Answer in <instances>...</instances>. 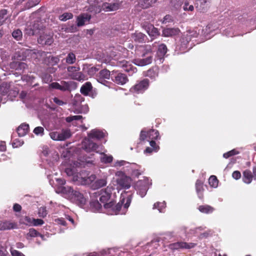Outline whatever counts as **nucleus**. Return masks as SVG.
Listing matches in <instances>:
<instances>
[{
  "label": "nucleus",
  "mask_w": 256,
  "mask_h": 256,
  "mask_svg": "<svg viewBox=\"0 0 256 256\" xmlns=\"http://www.w3.org/2000/svg\"><path fill=\"white\" fill-rule=\"evenodd\" d=\"M88 111V108L87 105L82 106V108L80 110V112L86 113Z\"/></svg>",
  "instance_id": "338daca9"
},
{
  "label": "nucleus",
  "mask_w": 256,
  "mask_h": 256,
  "mask_svg": "<svg viewBox=\"0 0 256 256\" xmlns=\"http://www.w3.org/2000/svg\"><path fill=\"white\" fill-rule=\"evenodd\" d=\"M10 252L12 256H26L22 252L12 248H10Z\"/></svg>",
  "instance_id": "4d7b16f0"
},
{
  "label": "nucleus",
  "mask_w": 256,
  "mask_h": 256,
  "mask_svg": "<svg viewBox=\"0 0 256 256\" xmlns=\"http://www.w3.org/2000/svg\"><path fill=\"white\" fill-rule=\"evenodd\" d=\"M142 58L134 60L133 62L138 66H142L151 64L153 60V56L150 48L146 50L142 54Z\"/></svg>",
  "instance_id": "39448f33"
},
{
  "label": "nucleus",
  "mask_w": 256,
  "mask_h": 256,
  "mask_svg": "<svg viewBox=\"0 0 256 256\" xmlns=\"http://www.w3.org/2000/svg\"><path fill=\"white\" fill-rule=\"evenodd\" d=\"M124 166L128 169L129 168H134L136 166V164L134 163L130 164L129 162L123 160H116L113 164V166L117 168Z\"/></svg>",
  "instance_id": "5701e85b"
},
{
  "label": "nucleus",
  "mask_w": 256,
  "mask_h": 256,
  "mask_svg": "<svg viewBox=\"0 0 256 256\" xmlns=\"http://www.w3.org/2000/svg\"><path fill=\"white\" fill-rule=\"evenodd\" d=\"M100 159L103 163H110L113 160V157L111 155H107L104 153H102Z\"/></svg>",
  "instance_id": "473e14b6"
},
{
  "label": "nucleus",
  "mask_w": 256,
  "mask_h": 256,
  "mask_svg": "<svg viewBox=\"0 0 256 256\" xmlns=\"http://www.w3.org/2000/svg\"><path fill=\"white\" fill-rule=\"evenodd\" d=\"M52 151H50L48 148H45L42 150V154L45 156H49L51 154Z\"/></svg>",
  "instance_id": "680f3d73"
},
{
  "label": "nucleus",
  "mask_w": 256,
  "mask_h": 256,
  "mask_svg": "<svg viewBox=\"0 0 256 256\" xmlns=\"http://www.w3.org/2000/svg\"><path fill=\"white\" fill-rule=\"evenodd\" d=\"M14 210L16 212H20L21 210V206L18 204H15L14 206Z\"/></svg>",
  "instance_id": "774afa93"
},
{
  "label": "nucleus",
  "mask_w": 256,
  "mask_h": 256,
  "mask_svg": "<svg viewBox=\"0 0 256 256\" xmlns=\"http://www.w3.org/2000/svg\"><path fill=\"white\" fill-rule=\"evenodd\" d=\"M42 28L40 22H37L32 26L30 25L26 28V32L29 35H34L39 32V30Z\"/></svg>",
  "instance_id": "4468645a"
},
{
  "label": "nucleus",
  "mask_w": 256,
  "mask_h": 256,
  "mask_svg": "<svg viewBox=\"0 0 256 256\" xmlns=\"http://www.w3.org/2000/svg\"><path fill=\"white\" fill-rule=\"evenodd\" d=\"M34 220L33 218H30L28 216H25L23 218L22 222H23V224H24L27 225V226H32V223H33L32 220Z\"/></svg>",
  "instance_id": "603ef678"
},
{
  "label": "nucleus",
  "mask_w": 256,
  "mask_h": 256,
  "mask_svg": "<svg viewBox=\"0 0 256 256\" xmlns=\"http://www.w3.org/2000/svg\"><path fill=\"white\" fill-rule=\"evenodd\" d=\"M38 40L39 44L46 45H50L54 42L52 36L46 34L40 35Z\"/></svg>",
  "instance_id": "dca6fc26"
},
{
  "label": "nucleus",
  "mask_w": 256,
  "mask_h": 256,
  "mask_svg": "<svg viewBox=\"0 0 256 256\" xmlns=\"http://www.w3.org/2000/svg\"><path fill=\"white\" fill-rule=\"evenodd\" d=\"M23 144V142H21L20 140H16L15 142H12V146L14 148H17L18 146H22Z\"/></svg>",
  "instance_id": "69168bd1"
},
{
  "label": "nucleus",
  "mask_w": 256,
  "mask_h": 256,
  "mask_svg": "<svg viewBox=\"0 0 256 256\" xmlns=\"http://www.w3.org/2000/svg\"><path fill=\"white\" fill-rule=\"evenodd\" d=\"M12 36L16 40H20L22 36V32L19 30H16L13 32Z\"/></svg>",
  "instance_id": "8fccbe9b"
},
{
  "label": "nucleus",
  "mask_w": 256,
  "mask_h": 256,
  "mask_svg": "<svg viewBox=\"0 0 256 256\" xmlns=\"http://www.w3.org/2000/svg\"><path fill=\"white\" fill-rule=\"evenodd\" d=\"M149 86V80L148 79H144L136 84L130 90L132 92L142 93L148 89Z\"/></svg>",
  "instance_id": "0eeeda50"
},
{
  "label": "nucleus",
  "mask_w": 256,
  "mask_h": 256,
  "mask_svg": "<svg viewBox=\"0 0 256 256\" xmlns=\"http://www.w3.org/2000/svg\"><path fill=\"white\" fill-rule=\"evenodd\" d=\"M146 30L148 35L153 38H156L160 34L158 29L152 24H148Z\"/></svg>",
  "instance_id": "bb28decb"
},
{
  "label": "nucleus",
  "mask_w": 256,
  "mask_h": 256,
  "mask_svg": "<svg viewBox=\"0 0 256 256\" xmlns=\"http://www.w3.org/2000/svg\"><path fill=\"white\" fill-rule=\"evenodd\" d=\"M107 184L106 178L98 179L96 181L94 180L90 185L94 189H97L106 186Z\"/></svg>",
  "instance_id": "4be33fe9"
},
{
  "label": "nucleus",
  "mask_w": 256,
  "mask_h": 256,
  "mask_svg": "<svg viewBox=\"0 0 256 256\" xmlns=\"http://www.w3.org/2000/svg\"><path fill=\"white\" fill-rule=\"evenodd\" d=\"M40 0H30L28 2V6L29 8L34 6L38 4Z\"/></svg>",
  "instance_id": "bf43d9fd"
},
{
  "label": "nucleus",
  "mask_w": 256,
  "mask_h": 256,
  "mask_svg": "<svg viewBox=\"0 0 256 256\" xmlns=\"http://www.w3.org/2000/svg\"><path fill=\"white\" fill-rule=\"evenodd\" d=\"M36 135L42 136L44 134V128L42 126L36 127L33 130Z\"/></svg>",
  "instance_id": "3c124183"
},
{
  "label": "nucleus",
  "mask_w": 256,
  "mask_h": 256,
  "mask_svg": "<svg viewBox=\"0 0 256 256\" xmlns=\"http://www.w3.org/2000/svg\"><path fill=\"white\" fill-rule=\"evenodd\" d=\"M149 140H156L159 137V133L157 130H151L148 132L142 130L140 134V139L142 140H145L146 138Z\"/></svg>",
  "instance_id": "f8f14e48"
},
{
  "label": "nucleus",
  "mask_w": 256,
  "mask_h": 256,
  "mask_svg": "<svg viewBox=\"0 0 256 256\" xmlns=\"http://www.w3.org/2000/svg\"><path fill=\"white\" fill-rule=\"evenodd\" d=\"M7 14V11L6 10H0V26L2 24L4 20L6 19V16Z\"/></svg>",
  "instance_id": "de8ad7c7"
},
{
  "label": "nucleus",
  "mask_w": 256,
  "mask_h": 256,
  "mask_svg": "<svg viewBox=\"0 0 256 256\" xmlns=\"http://www.w3.org/2000/svg\"><path fill=\"white\" fill-rule=\"evenodd\" d=\"M232 176L236 180H238L241 177V174L239 171H234L232 174Z\"/></svg>",
  "instance_id": "052dcab7"
},
{
  "label": "nucleus",
  "mask_w": 256,
  "mask_h": 256,
  "mask_svg": "<svg viewBox=\"0 0 256 256\" xmlns=\"http://www.w3.org/2000/svg\"><path fill=\"white\" fill-rule=\"evenodd\" d=\"M256 179V166L252 168V174L248 170H246L242 173V181L246 184H250L252 182L253 178Z\"/></svg>",
  "instance_id": "9d476101"
},
{
  "label": "nucleus",
  "mask_w": 256,
  "mask_h": 256,
  "mask_svg": "<svg viewBox=\"0 0 256 256\" xmlns=\"http://www.w3.org/2000/svg\"><path fill=\"white\" fill-rule=\"evenodd\" d=\"M73 15L72 13L66 12L60 16V20L62 21H66L72 18Z\"/></svg>",
  "instance_id": "49530a36"
},
{
  "label": "nucleus",
  "mask_w": 256,
  "mask_h": 256,
  "mask_svg": "<svg viewBox=\"0 0 256 256\" xmlns=\"http://www.w3.org/2000/svg\"><path fill=\"white\" fill-rule=\"evenodd\" d=\"M48 158L49 160L53 162L58 160L59 156L57 152L52 151Z\"/></svg>",
  "instance_id": "c03bdc74"
},
{
  "label": "nucleus",
  "mask_w": 256,
  "mask_h": 256,
  "mask_svg": "<svg viewBox=\"0 0 256 256\" xmlns=\"http://www.w3.org/2000/svg\"><path fill=\"white\" fill-rule=\"evenodd\" d=\"M73 197L71 201L76 203L80 206H84L86 202V198L79 192H75Z\"/></svg>",
  "instance_id": "2eb2a0df"
},
{
  "label": "nucleus",
  "mask_w": 256,
  "mask_h": 256,
  "mask_svg": "<svg viewBox=\"0 0 256 256\" xmlns=\"http://www.w3.org/2000/svg\"><path fill=\"white\" fill-rule=\"evenodd\" d=\"M196 188L199 197L200 198V192L203 190V182L200 180H197L196 183Z\"/></svg>",
  "instance_id": "37998d69"
},
{
  "label": "nucleus",
  "mask_w": 256,
  "mask_h": 256,
  "mask_svg": "<svg viewBox=\"0 0 256 256\" xmlns=\"http://www.w3.org/2000/svg\"><path fill=\"white\" fill-rule=\"evenodd\" d=\"M80 166V162H74L72 164H70L66 168L65 172L66 174L71 177V179L78 184H90L94 180H95L96 176L94 174L89 176V174L87 172L81 170Z\"/></svg>",
  "instance_id": "f03ea898"
},
{
  "label": "nucleus",
  "mask_w": 256,
  "mask_h": 256,
  "mask_svg": "<svg viewBox=\"0 0 256 256\" xmlns=\"http://www.w3.org/2000/svg\"><path fill=\"white\" fill-rule=\"evenodd\" d=\"M10 88V85L7 82H3L2 84L0 86V90L2 93L1 95L2 96H6L9 92Z\"/></svg>",
  "instance_id": "7c9ffc66"
},
{
  "label": "nucleus",
  "mask_w": 256,
  "mask_h": 256,
  "mask_svg": "<svg viewBox=\"0 0 256 256\" xmlns=\"http://www.w3.org/2000/svg\"><path fill=\"white\" fill-rule=\"evenodd\" d=\"M158 52L160 56H164L167 52V48L164 44H161L158 46Z\"/></svg>",
  "instance_id": "a18cd8bd"
},
{
  "label": "nucleus",
  "mask_w": 256,
  "mask_h": 256,
  "mask_svg": "<svg viewBox=\"0 0 256 256\" xmlns=\"http://www.w3.org/2000/svg\"><path fill=\"white\" fill-rule=\"evenodd\" d=\"M84 101V98L80 94H76L74 98V105L78 106L79 104Z\"/></svg>",
  "instance_id": "e433bc0d"
},
{
  "label": "nucleus",
  "mask_w": 256,
  "mask_h": 256,
  "mask_svg": "<svg viewBox=\"0 0 256 256\" xmlns=\"http://www.w3.org/2000/svg\"><path fill=\"white\" fill-rule=\"evenodd\" d=\"M120 66L122 67L125 71L132 72V74L136 72V68L134 67L130 62L125 60L120 62Z\"/></svg>",
  "instance_id": "a211bd4d"
},
{
  "label": "nucleus",
  "mask_w": 256,
  "mask_h": 256,
  "mask_svg": "<svg viewBox=\"0 0 256 256\" xmlns=\"http://www.w3.org/2000/svg\"><path fill=\"white\" fill-rule=\"evenodd\" d=\"M67 69L68 74L72 79L80 82L87 80L86 76L83 73L79 72L80 70V67L68 66Z\"/></svg>",
  "instance_id": "423d86ee"
},
{
  "label": "nucleus",
  "mask_w": 256,
  "mask_h": 256,
  "mask_svg": "<svg viewBox=\"0 0 256 256\" xmlns=\"http://www.w3.org/2000/svg\"><path fill=\"white\" fill-rule=\"evenodd\" d=\"M38 214L40 217L44 218L45 216H46L47 214V212L46 208H40L38 210Z\"/></svg>",
  "instance_id": "6e6d98bb"
},
{
  "label": "nucleus",
  "mask_w": 256,
  "mask_h": 256,
  "mask_svg": "<svg viewBox=\"0 0 256 256\" xmlns=\"http://www.w3.org/2000/svg\"><path fill=\"white\" fill-rule=\"evenodd\" d=\"M50 136L53 140H62L60 132H52L50 133Z\"/></svg>",
  "instance_id": "a19ab883"
},
{
  "label": "nucleus",
  "mask_w": 256,
  "mask_h": 256,
  "mask_svg": "<svg viewBox=\"0 0 256 256\" xmlns=\"http://www.w3.org/2000/svg\"><path fill=\"white\" fill-rule=\"evenodd\" d=\"M117 177L116 180V188L118 189H128L130 186L131 178L126 176L122 171H118L115 174Z\"/></svg>",
  "instance_id": "7ed1b4c3"
},
{
  "label": "nucleus",
  "mask_w": 256,
  "mask_h": 256,
  "mask_svg": "<svg viewBox=\"0 0 256 256\" xmlns=\"http://www.w3.org/2000/svg\"><path fill=\"white\" fill-rule=\"evenodd\" d=\"M53 100L54 102L56 104L58 105V106H62L65 103L64 102H63L62 100H59L58 98H53Z\"/></svg>",
  "instance_id": "0e129e2a"
},
{
  "label": "nucleus",
  "mask_w": 256,
  "mask_h": 256,
  "mask_svg": "<svg viewBox=\"0 0 256 256\" xmlns=\"http://www.w3.org/2000/svg\"><path fill=\"white\" fill-rule=\"evenodd\" d=\"M166 208V203L158 202L155 203L153 206V209L157 208L160 212H162V210Z\"/></svg>",
  "instance_id": "4c0bfd02"
},
{
  "label": "nucleus",
  "mask_w": 256,
  "mask_h": 256,
  "mask_svg": "<svg viewBox=\"0 0 256 256\" xmlns=\"http://www.w3.org/2000/svg\"><path fill=\"white\" fill-rule=\"evenodd\" d=\"M180 32L178 28H165L162 30V36L164 37L173 36L178 34Z\"/></svg>",
  "instance_id": "6ab92c4d"
},
{
  "label": "nucleus",
  "mask_w": 256,
  "mask_h": 256,
  "mask_svg": "<svg viewBox=\"0 0 256 256\" xmlns=\"http://www.w3.org/2000/svg\"><path fill=\"white\" fill-rule=\"evenodd\" d=\"M33 220L32 226H34L42 225L44 223V220L41 219L34 218V220Z\"/></svg>",
  "instance_id": "13d9d810"
},
{
  "label": "nucleus",
  "mask_w": 256,
  "mask_h": 256,
  "mask_svg": "<svg viewBox=\"0 0 256 256\" xmlns=\"http://www.w3.org/2000/svg\"><path fill=\"white\" fill-rule=\"evenodd\" d=\"M151 184V182L148 178L144 177L138 180L134 185V188L137 193L142 197H144Z\"/></svg>",
  "instance_id": "20e7f679"
},
{
  "label": "nucleus",
  "mask_w": 256,
  "mask_h": 256,
  "mask_svg": "<svg viewBox=\"0 0 256 256\" xmlns=\"http://www.w3.org/2000/svg\"><path fill=\"white\" fill-rule=\"evenodd\" d=\"M104 136V133L102 131L97 130L94 129L92 130L88 134V137L90 138H96V139H100Z\"/></svg>",
  "instance_id": "b1692460"
},
{
  "label": "nucleus",
  "mask_w": 256,
  "mask_h": 256,
  "mask_svg": "<svg viewBox=\"0 0 256 256\" xmlns=\"http://www.w3.org/2000/svg\"><path fill=\"white\" fill-rule=\"evenodd\" d=\"M92 86L90 82H86L83 84L80 88V92L85 96L88 94L92 90Z\"/></svg>",
  "instance_id": "c85d7f7f"
},
{
  "label": "nucleus",
  "mask_w": 256,
  "mask_h": 256,
  "mask_svg": "<svg viewBox=\"0 0 256 256\" xmlns=\"http://www.w3.org/2000/svg\"><path fill=\"white\" fill-rule=\"evenodd\" d=\"M172 20V16L170 15L166 16L162 21V23H166Z\"/></svg>",
  "instance_id": "e2e57ef3"
},
{
  "label": "nucleus",
  "mask_w": 256,
  "mask_h": 256,
  "mask_svg": "<svg viewBox=\"0 0 256 256\" xmlns=\"http://www.w3.org/2000/svg\"><path fill=\"white\" fill-rule=\"evenodd\" d=\"M28 124H22L18 128L17 132L20 136H23L28 133Z\"/></svg>",
  "instance_id": "cd10ccee"
},
{
  "label": "nucleus",
  "mask_w": 256,
  "mask_h": 256,
  "mask_svg": "<svg viewBox=\"0 0 256 256\" xmlns=\"http://www.w3.org/2000/svg\"><path fill=\"white\" fill-rule=\"evenodd\" d=\"M76 60L75 54L72 52L68 54L66 58V62L68 64H73L75 62Z\"/></svg>",
  "instance_id": "58836bf2"
},
{
  "label": "nucleus",
  "mask_w": 256,
  "mask_h": 256,
  "mask_svg": "<svg viewBox=\"0 0 256 256\" xmlns=\"http://www.w3.org/2000/svg\"><path fill=\"white\" fill-rule=\"evenodd\" d=\"M28 236L30 237H36L38 236H40L42 238H44V236L40 234L35 229L32 228L29 230V232L27 234Z\"/></svg>",
  "instance_id": "c9c22d12"
},
{
  "label": "nucleus",
  "mask_w": 256,
  "mask_h": 256,
  "mask_svg": "<svg viewBox=\"0 0 256 256\" xmlns=\"http://www.w3.org/2000/svg\"><path fill=\"white\" fill-rule=\"evenodd\" d=\"M112 74V80L118 84L123 85L128 80L127 77L123 74H118L114 76Z\"/></svg>",
  "instance_id": "aec40b11"
},
{
  "label": "nucleus",
  "mask_w": 256,
  "mask_h": 256,
  "mask_svg": "<svg viewBox=\"0 0 256 256\" xmlns=\"http://www.w3.org/2000/svg\"><path fill=\"white\" fill-rule=\"evenodd\" d=\"M120 7V4L118 2L110 4L108 2L104 3L102 6V10L104 12H111L118 10Z\"/></svg>",
  "instance_id": "f3484780"
},
{
  "label": "nucleus",
  "mask_w": 256,
  "mask_h": 256,
  "mask_svg": "<svg viewBox=\"0 0 256 256\" xmlns=\"http://www.w3.org/2000/svg\"><path fill=\"white\" fill-rule=\"evenodd\" d=\"M72 82H67L61 81L60 83L54 82L50 84V87L52 88L57 89L62 91L70 90L71 84Z\"/></svg>",
  "instance_id": "9b49d317"
},
{
  "label": "nucleus",
  "mask_w": 256,
  "mask_h": 256,
  "mask_svg": "<svg viewBox=\"0 0 256 256\" xmlns=\"http://www.w3.org/2000/svg\"><path fill=\"white\" fill-rule=\"evenodd\" d=\"M102 203L100 204L98 200V198H96V200H93L90 202V206L94 212H100L102 207Z\"/></svg>",
  "instance_id": "c756f323"
},
{
  "label": "nucleus",
  "mask_w": 256,
  "mask_h": 256,
  "mask_svg": "<svg viewBox=\"0 0 256 256\" xmlns=\"http://www.w3.org/2000/svg\"><path fill=\"white\" fill-rule=\"evenodd\" d=\"M110 72L107 70H103L99 73L98 78V81L102 84H105L104 82H106L105 79H109L110 78Z\"/></svg>",
  "instance_id": "a878e982"
},
{
  "label": "nucleus",
  "mask_w": 256,
  "mask_h": 256,
  "mask_svg": "<svg viewBox=\"0 0 256 256\" xmlns=\"http://www.w3.org/2000/svg\"><path fill=\"white\" fill-rule=\"evenodd\" d=\"M71 136V133L70 130H63L60 132V137L62 140H64Z\"/></svg>",
  "instance_id": "ea45409f"
},
{
  "label": "nucleus",
  "mask_w": 256,
  "mask_h": 256,
  "mask_svg": "<svg viewBox=\"0 0 256 256\" xmlns=\"http://www.w3.org/2000/svg\"><path fill=\"white\" fill-rule=\"evenodd\" d=\"M208 182L210 186L216 188L218 186V181L215 176H211L209 178Z\"/></svg>",
  "instance_id": "f704fd0d"
},
{
  "label": "nucleus",
  "mask_w": 256,
  "mask_h": 256,
  "mask_svg": "<svg viewBox=\"0 0 256 256\" xmlns=\"http://www.w3.org/2000/svg\"><path fill=\"white\" fill-rule=\"evenodd\" d=\"M112 188L108 186L106 189L102 190L98 192L93 194L92 197L98 198L100 202L103 204L104 208L108 214H124L126 210L129 207L131 198L130 196L124 198L122 195L120 202L114 206L115 192L112 194Z\"/></svg>",
  "instance_id": "f257e3e1"
},
{
  "label": "nucleus",
  "mask_w": 256,
  "mask_h": 256,
  "mask_svg": "<svg viewBox=\"0 0 256 256\" xmlns=\"http://www.w3.org/2000/svg\"><path fill=\"white\" fill-rule=\"evenodd\" d=\"M17 228V224L9 221H4L0 222V230H4L14 229Z\"/></svg>",
  "instance_id": "393cba45"
},
{
  "label": "nucleus",
  "mask_w": 256,
  "mask_h": 256,
  "mask_svg": "<svg viewBox=\"0 0 256 256\" xmlns=\"http://www.w3.org/2000/svg\"><path fill=\"white\" fill-rule=\"evenodd\" d=\"M191 32H189L186 34V36L184 38H182V43H184V45H186V44L189 41L191 40V36L192 34H191Z\"/></svg>",
  "instance_id": "864d4df0"
},
{
  "label": "nucleus",
  "mask_w": 256,
  "mask_h": 256,
  "mask_svg": "<svg viewBox=\"0 0 256 256\" xmlns=\"http://www.w3.org/2000/svg\"><path fill=\"white\" fill-rule=\"evenodd\" d=\"M82 116H68L66 118V121L68 122H72V120H80L82 118Z\"/></svg>",
  "instance_id": "5fc2aeb1"
},
{
  "label": "nucleus",
  "mask_w": 256,
  "mask_h": 256,
  "mask_svg": "<svg viewBox=\"0 0 256 256\" xmlns=\"http://www.w3.org/2000/svg\"><path fill=\"white\" fill-rule=\"evenodd\" d=\"M195 246L194 243H186L182 242H178L171 244L169 245V248L172 250H177L180 248H191Z\"/></svg>",
  "instance_id": "ddd939ff"
},
{
  "label": "nucleus",
  "mask_w": 256,
  "mask_h": 256,
  "mask_svg": "<svg viewBox=\"0 0 256 256\" xmlns=\"http://www.w3.org/2000/svg\"><path fill=\"white\" fill-rule=\"evenodd\" d=\"M198 209L200 212L205 214L212 213L214 210V208L208 205L200 206H198Z\"/></svg>",
  "instance_id": "2f4dec72"
},
{
  "label": "nucleus",
  "mask_w": 256,
  "mask_h": 256,
  "mask_svg": "<svg viewBox=\"0 0 256 256\" xmlns=\"http://www.w3.org/2000/svg\"><path fill=\"white\" fill-rule=\"evenodd\" d=\"M134 40L138 42H142L144 40L145 35L142 32H136L132 36Z\"/></svg>",
  "instance_id": "72a5a7b5"
},
{
  "label": "nucleus",
  "mask_w": 256,
  "mask_h": 256,
  "mask_svg": "<svg viewBox=\"0 0 256 256\" xmlns=\"http://www.w3.org/2000/svg\"><path fill=\"white\" fill-rule=\"evenodd\" d=\"M91 16L88 14H83L77 17V26H82L89 22Z\"/></svg>",
  "instance_id": "412c9836"
},
{
  "label": "nucleus",
  "mask_w": 256,
  "mask_h": 256,
  "mask_svg": "<svg viewBox=\"0 0 256 256\" xmlns=\"http://www.w3.org/2000/svg\"><path fill=\"white\" fill-rule=\"evenodd\" d=\"M82 148L87 152H95L98 148V145L94 142L91 138H84L82 142Z\"/></svg>",
  "instance_id": "1a4fd4ad"
},
{
  "label": "nucleus",
  "mask_w": 256,
  "mask_h": 256,
  "mask_svg": "<svg viewBox=\"0 0 256 256\" xmlns=\"http://www.w3.org/2000/svg\"><path fill=\"white\" fill-rule=\"evenodd\" d=\"M76 191L69 186H59L56 190V192L58 194H62L65 198L72 200L74 194Z\"/></svg>",
  "instance_id": "6e6552de"
},
{
  "label": "nucleus",
  "mask_w": 256,
  "mask_h": 256,
  "mask_svg": "<svg viewBox=\"0 0 256 256\" xmlns=\"http://www.w3.org/2000/svg\"><path fill=\"white\" fill-rule=\"evenodd\" d=\"M183 9L185 11L192 12L194 10V7L192 4H190L188 2H186L183 6Z\"/></svg>",
  "instance_id": "09e8293b"
},
{
  "label": "nucleus",
  "mask_w": 256,
  "mask_h": 256,
  "mask_svg": "<svg viewBox=\"0 0 256 256\" xmlns=\"http://www.w3.org/2000/svg\"><path fill=\"white\" fill-rule=\"evenodd\" d=\"M138 166L136 164V166L134 168H129L127 169L128 171L130 173L132 176H138L139 175L141 174L142 172H139L138 168Z\"/></svg>",
  "instance_id": "79ce46f5"
}]
</instances>
